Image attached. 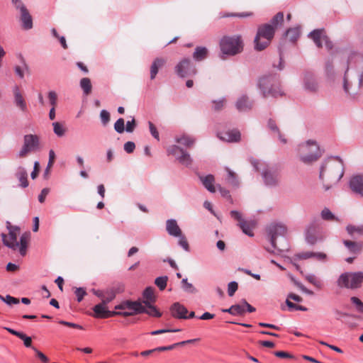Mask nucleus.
<instances>
[{
    "label": "nucleus",
    "instance_id": "nucleus-45",
    "mask_svg": "<svg viewBox=\"0 0 363 363\" xmlns=\"http://www.w3.org/2000/svg\"><path fill=\"white\" fill-rule=\"evenodd\" d=\"M284 21V13L282 12H278L270 21L269 24L273 26L276 30L279 24Z\"/></svg>",
    "mask_w": 363,
    "mask_h": 363
},
{
    "label": "nucleus",
    "instance_id": "nucleus-24",
    "mask_svg": "<svg viewBox=\"0 0 363 363\" xmlns=\"http://www.w3.org/2000/svg\"><path fill=\"white\" fill-rule=\"evenodd\" d=\"M13 92L14 95V104L15 105L23 112L27 111V105L25 99H23L20 89L18 86H14L13 88Z\"/></svg>",
    "mask_w": 363,
    "mask_h": 363
},
{
    "label": "nucleus",
    "instance_id": "nucleus-28",
    "mask_svg": "<svg viewBox=\"0 0 363 363\" xmlns=\"http://www.w3.org/2000/svg\"><path fill=\"white\" fill-rule=\"evenodd\" d=\"M166 63V60L161 57H157L154 60L150 67V79L152 80L156 77L160 68L162 67Z\"/></svg>",
    "mask_w": 363,
    "mask_h": 363
},
{
    "label": "nucleus",
    "instance_id": "nucleus-47",
    "mask_svg": "<svg viewBox=\"0 0 363 363\" xmlns=\"http://www.w3.org/2000/svg\"><path fill=\"white\" fill-rule=\"evenodd\" d=\"M167 281L168 277L167 276H162L155 279V284L160 291H163L167 286Z\"/></svg>",
    "mask_w": 363,
    "mask_h": 363
},
{
    "label": "nucleus",
    "instance_id": "nucleus-39",
    "mask_svg": "<svg viewBox=\"0 0 363 363\" xmlns=\"http://www.w3.org/2000/svg\"><path fill=\"white\" fill-rule=\"evenodd\" d=\"M29 239V235L27 233L23 234L20 238L19 246L18 248L19 249V252L22 256H24L26 253L28 241Z\"/></svg>",
    "mask_w": 363,
    "mask_h": 363
},
{
    "label": "nucleus",
    "instance_id": "nucleus-30",
    "mask_svg": "<svg viewBox=\"0 0 363 363\" xmlns=\"http://www.w3.org/2000/svg\"><path fill=\"white\" fill-rule=\"evenodd\" d=\"M176 143L181 144L185 147H191L196 141V139L189 135L182 134L175 137Z\"/></svg>",
    "mask_w": 363,
    "mask_h": 363
},
{
    "label": "nucleus",
    "instance_id": "nucleus-14",
    "mask_svg": "<svg viewBox=\"0 0 363 363\" xmlns=\"http://www.w3.org/2000/svg\"><path fill=\"white\" fill-rule=\"evenodd\" d=\"M231 217L238 221V225L242 231L250 237H252L254 233H252L253 223L250 221L245 220L242 218L241 213L238 211H230Z\"/></svg>",
    "mask_w": 363,
    "mask_h": 363
},
{
    "label": "nucleus",
    "instance_id": "nucleus-21",
    "mask_svg": "<svg viewBox=\"0 0 363 363\" xmlns=\"http://www.w3.org/2000/svg\"><path fill=\"white\" fill-rule=\"evenodd\" d=\"M171 315L177 319H187L188 309L179 302L174 303L169 308Z\"/></svg>",
    "mask_w": 363,
    "mask_h": 363
},
{
    "label": "nucleus",
    "instance_id": "nucleus-1",
    "mask_svg": "<svg viewBox=\"0 0 363 363\" xmlns=\"http://www.w3.org/2000/svg\"><path fill=\"white\" fill-rule=\"evenodd\" d=\"M347 69L343 77V89L347 94H356L357 91H351L354 79L357 80V89L363 86V55L352 53L346 62Z\"/></svg>",
    "mask_w": 363,
    "mask_h": 363
},
{
    "label": "nucleus",
    "instance_id": "nucleus-10",
    "mask_svg": "<svg viewBox=\"0 0 363 363\" xmlns=\"http://www.w3.org/2000/svg\"><path fill=\"white\" fill-rule=\"evenodd\" d=\"M115 309L121 311H116V315H122L124 317L131 316L136 314H140L144 311V306L141 302L138 301L126 300L121 303L115 306Z\"/></svg>",
    "mask_w": 363,
    "mask_h": 363
},
{
    "label": "nucleus",
    "instance_id": "nucleus-64",
    "mask_svg": "<svg viewBox=\"0 0 363 363\" xmlns=\"http://www.w3.org/2000/svg\"><path fill=\"white\" fill-rule=\"evenodd\" d=\"M313 255L314 252H304L297 254L296 257L300 259H307L313 257Z\"/></svg>",
    "mask_w": 363,
    "mask_h": 363
},
{
    "label": "nucleus",
    "instance_id": "nucleus-13",
    "mask_svg": "<svg viewBox=\"0 0 363 363\" xmlns=\"http://www.w3.org/2000/svg\"><path fill=\"white\" fill-rule=\"evenodd\" d=\"M324 239L323 230L314 224L310 225L306 232V241L309 245H314Z\"/></svg>",
    "mask_w": 363,
    "mask_h": 363
},
{
    "label": "nucleus",
    "instance_id": "nucleus-25",
    "mask_svg": "<svg viewBox=\"0 0 363 363\" xmlns=\"http://www.w3.org/2000/svg\"><path fill=\"white\" fill-rule=\"evenodd\" d=\"M166 230L169 235L173 237L180 236L182 233L177 220L173 218L166 221Z\"/></svg>",
    "mask_w": 363,
    "mask_h": 363
},
{
    "label": "nucleus",
    "instance_id": "nucleus-61",
    "mask_svg": "<svg viewBox=\"0 0 363 363\" xmlns=\"http://www.w3.org/2000/svg\"><path fill=\"white\" fill-rule=\"evenodd\" d=\"M19 338L23 341L24 345L26 347H31L32 340L30 337H28L26 334L22 333L19 336Z\"/></svg>",
    "mask_w": 363,
    "mask_h": 363
},
{
    "label": "nucleus",
    "instance_id": "nucleus-38",
    "mask_svg": "<svg viewBox=\"0 0 363 363\" xmlns=\"http://www.w3.org/2000/svg\"><path fill=\"white\" fill-rule=\"evenodd\" d=\"M300 27H294L289 28L286 33L285 35L286 37L289 38V40L294 43L299 38L300 36Z\"/></svg>",
    "mask_w": 363,
    "mask_h": 363
},
{
    "label": "nucleus",
    "instance_id": "nucleus-32",
    "mask_svg": "<svg viewBox=\"0 0 363 363\" xmlns=\"http://www.w3.org/2000/svg\"><path fill=\"white\" fill-rule=\"evenodd\" d=\"M144 306V311L142 312V313H146L150 316L152 317H157L159 318L162 315V313H160L157 308L153 306L152 303H149L148 301H143V302Z\"/></svg>",
    "mask_w": 363,
    "mask_h": 363
},
{
    "label": "nucleus",
    "instance_id": "nucleus-7",
    "mask_svg": "<svg viewBox=\"0 0 363 363\" xmlns=\"http://www.w3.org/2000/svg\"><path fill=\"white\" fill-rule=\"evenodd\" d=\"M275 30L273 26L269 23L259 26L254 40L255 50L258 51L264 50L274 38Z\"/></svg>",
    "mask_w": 363,
    "mask_h": 363
},
{
    "label": "nucleus",
    "instance_id": "nucleus-59",
    "mask_svg": "<svg viewBox=\"0 0 363 363\" xmlns=\"http://www.w3.org/2000/svg\"><path fill=\"white\" fill-rule=\"evenodd\" d=\"M325 71L328 76H333L334 75V69L333 62L330 60L325 62Z\"/></svg>",
    "mask_w": 363,
    "mask_h": 363
},
{
    "label": "nucleus",
    "instance_id": "nucleus-2",
    "mask_svg": "<svg viewBox=\"0 0 363 363\" xmlns=\"http://www.w3.org/2000/svg\"><path fill=\"white\" fill-rule=\"evenodd\" d=\"M267 236L271 247H265L269 253L279 255L281 252L288 251L289 245L286 238V227L279 223H273L267 227Z\"/></svg>",
    "mask_w": 363,
    "mask_h": 363
},
{
    "label": "nucleus",
    "instance_id": "nucleus-63",
    "mask_svg": "<svg viewBox=\"0 0 363 363\" xmlns=\"http://www.w3.org/2000/svg\"><path fill=\"white\" fill-rule=\"evenodd\" d=\"M75 294L77 297V301L81 302L84 298V296L86 294L85 290L83 288H77Z\"/></svg>",
    "mask_w": 363,
    "mask_h": 363
},
{
    "label": "nucleus",
    "instance_id": "nucleus-16",
    "mask_svg": "<svg viewBox=\"0 0 363 363\" xmlns=\"http://www.w3.org/2000/svg\"><path fill=\"white\" fill-rule=\"evenodd\" d=\"M124 285L121 283H117L111 287L105 289L104 297L103 298L104 303H109L116 296L117 294L124 291Z\"/></svg>",
    "mask_w": 363,
    "mask_h": 363
},
{
    "label": "nucleus",
    "instance_id": "nucleus-53",
    "mask_svg": "<svg viewBox=\"0 0 363 363\" xmlns=\"http://www.w3.org/2000/svg\"><path fill=\"white\" fill-rule=\"evenodd\" d=\"M100 118L101 123L104 125H106V124L110 121V113L106 110H101L100 112Z\"/></svg>",
    "mask_w": 363,
    "mask_h": 363
},
{
    "label": "nucleus",
    "instance_id": "nucleus-12",
    "mask_svg": "<svg viewBox=\"0 0 363 363\" xmlns=\"http://www.w3.org/2000/svg\"><path fill=\"white\" fill-rule=\"evenodd\" d=\"M169 155L174 156L180 164L186 167H189L192 163L191 155L183 148L177 145H171L167 149Z\"/></svg>",
    "mask_w": 363,
    "mask_h": 363
},
{
    "label": "nucleus",
    "instance_id": "nucleus-55",
    "mask_svg": "<svg viewBox=\"0 0 363 363\" xmlns=\"http://www.w3.org/2000/svg\"><path fill=\"white\" fill-rule=\"evenodd\" d=\"M48 97L49 99L50 104L52 107H55L57 104V96L55 91H50L48 94Z\"/></svg>",
    "mask_w": 363,
    "mask_h": 363
},
{
    "label": "nucleus",
    "instance_id": "nucleus-56",
    "mask_svg": "<svg viewBox=\"0 0 363 363\" xmlns=\"http://www.w3.org/2000/svg\"><path fill=\"white\" fill-rule=\"evenodd\" d=\"M181 331V329L176 328V329H161V330H157L152 331L150 333V335H160L165 333H177Z\"/></svg>",
    "mask_w": 363,
    "mask_h": 363
},
{
    "label": "nucleus",
    "instance_id": "nucleus-8",
    "mask_svg": "<svg viewBox=\"0 0 363 363\" xmlns=\"http://www.w3.org/2000/svg\"><path fill=\"white\" fill-rule=\"evenodd\" d=\"M337 285L350 289H358L363 282V272H345L337 279Z\"/></svg>",
    "mask_w": 363,
    "mask_h": 363
},
{
    "label": "nucleus",
    "instance_id": "nucleus-20",
    "mask_svg": "<svg viewBox=\"0 0 363 363\" xmlns=\"http://www.w3.org/2000/svg\"><path fill=\"white\" fill-rule=\"evenodd\" d=\"M106 303L101 302L96 304L93 308L94 312V317L97 318H106L108 317L116 316L117 314L116 311H108L106 308Z\"/></svg>",
    "mask_w": 363,
    "mask_h": 363
},
{
    "label": "nucleus",
    "instance_id": "nucleus-17",
    "mask_svg": "<svg viewBox=\"0 0 363 363\" xmlns=\"http://www.w3.org/2000/svg\"><path fill=\"white\" fill-rule=\"evenodd\" d=\"M303 87L304 90L309 92H315L318 91V84L313 73L309 72L304 73L303 78Z\"/></svg>",
    "mask_w": 363,
    "mask_h": 363
},
{
    "label": "nucleus",
    "instance_id": "nucleus-62",
    "mask_svg": "<svg viewBox=\"0 0 363 363\" xmlns=\"http://www.w3.org/2000/svg\"><path fill=\"white\" fill-rule=\"evenodd\" d=\"M135 148V145L132 141L126 142L124 144V150L127 153H132L134 151Z\"/></svg>",
    "mask_w": 363,
    "mask_h": 363
},
{
    "label": "nucleus",
    "instance_id": "nucleus-54",
    "mask_svg": "<svg viewBox=\"0 0 363 363\" xmlns=\"http://www.w3.org/2000/svg\"><path fill=\"white\" fill-rule=\"evenodd\" d=\"M148 125H149L150 132L152 136L155 139H156L157 141H159L160 140V135H159V132L157 131L155 125L151 121L148 122Z\"/></svg>",
    "mask_w": 363,
    "mask_h": 363
},
{
    "label": "nucleus",
    "instance_id": "nucleus-35",
    "mask_svg": "<svg viewBox=\"0 0 363 363\" xmlns=\"http://www.w3.org/2000/svg\"><path fill=\"white\" fill-rule=\"evenodd\" d=\"M268 128L275 134L277 135L279 140L283 143L286 144L287 143V140L285 138V137L281 134V133L279 130V128L276 124V122L272 120L269 119L267 123Z\"/></svg>",
    "mask_w": 363,
    "mask_h": 363
},
{
    "label": "nucleus",
    "instance_id": "nucleus-27",
    "mask_svg": "<svg viewBox=\"0 0 363 363\" xmlns=\"http://www.w3.org/2000/svg\"><path fill=\"white\" fill-rule=\"evenodd\" d=\"M235 106L239 111H246L252 108V104L246 95H242L236 101Z\"/></svg>",
    "mask_w": 363,
    "mask_h": 363
},
{
    "label": "nucleus",
    "instance_id": "nucleus-11",
    "mask_svg": "<svg viewBox=\"0 0 363 363\" xmlns=\"http://www.w3.org/2000/svg\"><path fill=\"white\" fill-rule=\"evenodd\" d=\"M176 74L181 78L196 75V69L189 58L182 60L174 68Z\"/></svg>",
    "mask_w": 363,
    "mask_h": 363
},
{
    "label": "nucleus",
    "instance_id": "nucleus-6",
    "mask_svg": "<svg viewBox=\"0 0 363 363\" xmlns=\"http://www.w3.org/2000/svg\"><path fill=\"white\" fill-rule=\"evenodd\" d=\"M250 162L255 171H261L262 177L266 186L273 187L278 184L279 172L275 167H270L264 162L255 159H252Z\"/></svg>",
    "mask_w": 363,
    "mask_h": 363
},
{
    "label": "nucleus",
    "instance_id": "nucleus-43",
    "mask_svg": "<svg viewBox=\"0 0 363 363\" xmlns=\"http://www.w3.org/2000/svg\"><path fill=\"white\" fill-rule=\"evenodd\" d=\"M320 217L324 220H339V219L332 213V211L326 207L321 211Z\"/></svg>",
    "mask_w": 363,
    "mask_h": 363
},
{
    "label": "nucleus",
    "instance_id": "nucleus-29",
    "mask_svg": "<svg viewBox=\"0 0 363 363\" xmlns=\"http://www.w3.org/2000/svg\"><path fill=\"white\" fill-rule=\"evenodd\" d=\"M208 50L206 47L198 46L193 52V59L196 62H201L208 57Z\"/></svg>",
    "mask_w": 363,
    "mask_h": 363
},
{
    "label": "nucleus",
    "instance_id": "nucleus-52",
    "mask_svg": "<svg viewBox=\"0 0 363 363\" xmlns=\"http://www.w3.org/2000/svg\"><path fill=\"white\" fill-rule=\"evenodd\" d=\"M238 289V284L236 281H230L228 285V294L229 296H233Z\"/></svg>",
    "mask_w": 363,
    "mask_h": 363
},
{
    "label": "nucleus",
    "instance_id": "nucleus-58",
    "mask_svg": "<svg viewBox=\"0 0 363 363\" xmlns=\"http://www.w3.org/2000/svg\"><path fill=\"white\" fill-rule=\"evenodd\" d=\"M16 74L21 78L23 79L24 77V69H28V66L25 62H23V67L21 66H16L15 68Z\"/></svg>",
    "mask_w": 363,
    "mask_h": 363
},
{
    "label": "nucleus",
    "instance_id": "nucleus-33",
    "mask_svg": "<svg viewBox=\"0 0 363 363\" xmlns=\"http://www.w3.org/2000/svg\"><path fill=\"white\" fill-rule=\"evenodd\" d=\"M323 35V30L320 29L313 30L308 34V37L313 40L318 48H321L323 46L322 41Z\"/></svg>",
    "mask_w": 363,
    "mask_h": 363
},
{
    "label": "nucleus",
    "instance_id": "nucleus-50",
    "mask_svg": "<svg viewBox=\"0 0 363 363\" xmlns=\"http://www.w3.org/2000/svg\"><path fill=\"white\" fill-rule=\"evenodd\" d=\"M177 238H179L178 245L181 246L186 252H189V245L185 235L182 233L180 236H177Z\"/></svg>",
    "mask_w": 363,
    "mask_h": 363
},
{
    "label": "nucleus",
    "instance_id": "nucleus-3",
    "mask_svg": "<svg viewBox=\"0 0 363 363\" xmlns=\"http://www.w3.org/2000/svg\"><path fill=\"white\" fill-rule=\"evenodd\" d=\"M345 167L342 160L338 157H332L326 160L321 164L320 167L319 178L323 180L325 174H326L329 179L337 183L343 177Z\"/></svg>",
    "mask_w": 363,
    "mask_h": 363
},
{
    "label": "nucleus",
    "instance_id": "nucleus-41",
    "mask_svg": "<svg viewBox=\"0 0 363 363\" xmlns=\"http://www.w3.org/2000/svg\"><path fill=\"white\" fill-rule=\"evenodd\" d=\"M155 289L152 286H148L145 288V289L143 291V296L145 299L143 301H148L149 303H152L155 301V296L154 294Z\"/></svg>",
    "mask_w": 363,
    "mask_h": 363
},
{
    "label": "nucleus",
    "instance_id": "nucleus-36",
    "mask_svg": "<svg viewBox=\"0 0 363 363\" xmlns=\"http://www.w3.org/2000/svg\"><path fill=\"white\" fill-rule=\"evenodd\" d=\"M16 177L21 182V186L26 188L28 186V174L26 170L23 167H18L16 172Z\"/></svg>",
    "mask_w": 363,
    "mask_h": 363
},
{
    "label": "nucleus",
    "instance_id": "nucleus-57",
    "mask_svg": "<svg viewBox=\"0 0 363 363\" xmlns=\"http://www.w3.org/2000/svg\"><path fill=\"white\" fill-rule=\"evenodd\" d=\"M58 323H60V325H65V326H67V327H70V328H75V329H79V330H83V327L79 324H77V323H71V322H68V321H65V320H60L58 321Z\"/></svg>",
    "mask_w": 363,
    "mask_h": 363
},
{
    "label": "nucleus",
    "instance_id": "nucleus-44",
    "mask_svg": "<svg viewBox=\"0 0 363 363\" xmlns=\"http://www.w3.org/2000/svg\"><path fill=\"white\" fill-rule=\"evenodd\" d=\"M53 132L57 137H63L66 133V128L59 122H54L52 124Z\"/></svg>",
    "mask_w": 363,
    "mask_h": 363
},
{
    "label": "nucleus",
    "instance_id": "nucleus-49",
    "mask_svg": "<svg viewBox=\"0 0 363 363\" xmlns=\"http://www.w3.org/2000/svg\"><path fill=\"white\" fill-rule=\"evenodd\" d=\"M286 304L289 307L290 310L294 311H307L308 308L303 306L297 305L290 301L289 299L286 300Z\"/></svg>",
    "mask_w": 363,
    "mask_h": 363
},
{
    "label": "nucleus",
    "instance_id": "nucleus-26",
    "mask_svg": "<svg viewBox=\"0 0 363 363\" xmlns=\"http://www.w3.org/2000/svg\"><path fill=\"white\" fill-rule=\"evenodd\" d=\"M23 144L31 150H35L39 146V138L36 135L28 134L23 138Z\"/></svg>",
    "mask_w": 363,
    "mask_h": 363
},
{
    "label": "nucleus",
    "instance_id": "nucleus-37",
    "mask_svg": "<svg viewBox=\"0 0 363 363\" xmlns=\"http://www.w3.org/2000/svg\"><path fill=\"white\" fill-rule=\"evenodd\" d=\"M225 171L227 172V177H226L227 182L233 186L238 187L239 186V180H238L237 174L228 167H225Z\"/></svg>",
    "mask_w": 363,
    "mask_h": 363
},
{
    "label": "nucleus",
    "instance_id": "nucleus-23",
    "mask_svg": "<svg viewBox=\"0 0 363 363\" xmlns=\"http://www.w3.org/2000/svg\"><path fill=\"white\" fill-rule=\"evenodd\" d=\"M342 242L345 247L349 251V252L354 255H357L360 254L362 250H363L362 242H355L348 240H344Z\"/></svg>",
    "mask_w": 363,
    "mask_h": 363
},
{
    "label": "nucleus",
    "instance_id": "nucleus-48",
    "mask_svg": "<svg viewBox=\"0 0 363 363\" xmlns=\"http://www.w3.org/2000/svg\"><path fill=\"white\" fill-rule=\"evenodd\" d=\"M182 283V288L186 292L194 294L196 291L195 287L192 285V284L188 282L186 278L183 279Z\"/></svg>",
    "mask_w": 363,
    "mask_h": 363
},
{
    "label": "nucleus",
    "instance_id": "nucleus-15",
    "mask_svg": "<svg viewBox=\"0 0 363 363\" xmlns=\"http://www.w3.org/2000/svg\"><path fill=\"white\" fill-rule=\"evenodd\" d=\"M7 228L9 230V237L5 233H1L2 241L4 245L6 247L16 250L19 246V243L17 241V235L14 230L11 229V226L9 222H7Z\"/></svg>",
    "mask_w": 363,
    "mask_h": 363
},
{
    "label": "nucleus",
    "instance_id": "nucleus-40",
    "mask_svg": "<svg viewBox=\"0 0 363 363\" xmlns=\"http://www.w3.org/2000/svg\"><path fill=\"white\" fill-rule=\"evenodd\" d=\"M80 87L83 90V93L84 95H89L92 89V85L91 83V80L89 78L84 77L80 80Z\"/></svg>",
    "mask_w": 363,
    "mask_h": 363
},
{
    "label": "nucleus",
    "instance_id": "nucleus-46",
    "mask_svg": "<svg viewBox=\"0 0 363 363\" xmlns=\"http://www.w3.org/2000/svg\"><path fill=\"white\" fill-rule=\"evenodd\" d=\"M306 279L312 284L315 287L320 289L322 287V282L320 280H319L315 274H308L306 275Z\"/></svg>",
    "mask_w": 363,
    "mask_h": 363
},
{
    "label": "nucleus",
    "instance_id": "nucleus-18",
    "mask_svg": "<svg viewBox=\"0 0 363 363\" xmlns=\"http://www.w3.org/2000/svg\"><path fill=\"white\" fill-rule=\"evenodd\" d=\"M349 186L353 193L363 198V174L352 176L350 179Z\"/></svg>",
    "mask_w": 363,
    "mask_h": 363
},
{
    "label": "nucleus",
    "instance_id": "nucleus-9",
    "mask_svg": "<svg viewBox=\"0 0 363 363\" xmlns=\"http://www.w3.org/2000/svg\"><path fill=\"white\" fill-rule=\"evenodd\" d=\"M220 47L223 53L235 55L242 50V43L239 35L224 36L220 41Z\"/></svg>",
    "mask_w": 363,
    "mask_h": 363
},
{
    "label": "nucleus",
    "instance_id": "nucleus-31",
    "mask_svg": "<svg viewBox=\"0 0 363 363\" xmlns=\"http://www.w3.org/2000/svg\"><path fill=\"white\" fill-rule=\"evenodd\" d=\"M200 179L203 185L208 191L211 193H214L216 191V188L214 186L215 179L212 174L201 177Z\"/></svg>",
    "mask_w": 363,
    "mask_h": 363
},
{
    "label": "nucleus",
    "instance_id": "nucleus-34",
    "mask_svg": "<svg viewBox=\"0 0 363 363\" xmlns=\"http://www.w3.org/2000/svg\"><path fill=\"white\" fill-rule=\"evenodd\" d=\"M221 311L223 313H228L233 315H243L245 310L244 309V306L241 304H235L231 306L229 308L222 309Z\"/></svg>",
    "mask_w": 363,
    "mask_h": 363
},
{
    "label": "nucleus",
    "instance_id": "nucleus-4",
    "mask_svg": "<svg viewBox=\"0 0 363 363\" xmlns=\"http://www.w3.org/2000/svg\"><path fill=\"white\" fill-rule=\"evenodd\" d=\"M297 151L300 160L306 164L317 161L323 155L316 141L308 140L298 145Z\"/></svg>",
    "mask_w": 363,
    "mask_h": 363
},
{
    "label": "nucleus",
    "instance_id": "nucleus-5",
    "mask_svg": "<svg viewBox=\"0 0 363 363\" xmlns=\"http://www.w3.org/2000/svg\"><path fill=\"white\" fill-rule=\"evenodd\" d=\"M263 97H277L284 94L280 88L279 78L277 75L264 76L259 79L257 84Z\"/></svg>",
    "mask_w": 363,
    "mask_h": 363
},
{
    "label": "nucleus",
    "instance_id": "nucleus-51",
    "mask_svg": "<svg viewBox=\"0 0 363 363\" xmlns=\"http://www.w3.org/2000/svg\"><path fill=\"white\" fill-rule=\"evenodd\" d=\"M124 119L122 118H118L114 123V129L118 133H123L125 130Z\"/></svg>",
    "mask_w": 363,
    "mask_h": 363
},
{
    "label": "nucleus",
    "instance_id": "nucleus-42",
    "mask_svg": "<svg viewBox=\"0 0 363 363\" xmlns=\"http://www.w3.org/2000/svg\"><path fill=\"white\" fill-rule=\"evenodd\" d=\"M346 230L347 233L353 237L354 235H363V225H348L346 227Z\"/></svg>",
    "mask_w": 363,
    "mask_h": 363
},
{
    "label": "nucleus",
    "instance_id": "nucleus-22",
    "mask_svg": "<svg viewBox=\"0 0 363 363\" xmlns=\"http://www.w3.org/2000/svg\"><path fill=\"white\" fill-rule=\"evenodd\" d=\"M218 137L223 141L228 143L238 142L240 140V133L237 130H232L218 133Z\"/></svg>",
    "mask_w": 363,
    "mask_h": 363
},
{
    "label": "nucleus",
    "instance_id": "nucleus-60",
    "mask_svg": "<svg viewBox=\"0 0 363 363\" xmlns=\"http://www.w3.org/2000/svg\"><path fill=\"white\" fill-rule=\"evenodd\" d=\"M136 126L135 120L134 118L131 121H128L126 123L125 131L128 133H132Z\"/></svg>",
    "mask_w": 363,
    "mask_h": 363
},
{
    "label": "nucleus",
    "instance_id": "nucleus-19",
    "mask_svg": "<svg viewBox=\"0 0 363 363\" xmlns=\"http://www.w3.org/2000/svg\"><path fill=\"white\" fill-rule=\"evenodd\" d=\"M18 9L21 13V21L22 27L25 30H30L33 28V19L32 16L29 13L28 9L24 4L18 6Z\"/></svg>",
    "mask_w": 363,
    "mask_h": 363
}]
</instances>
